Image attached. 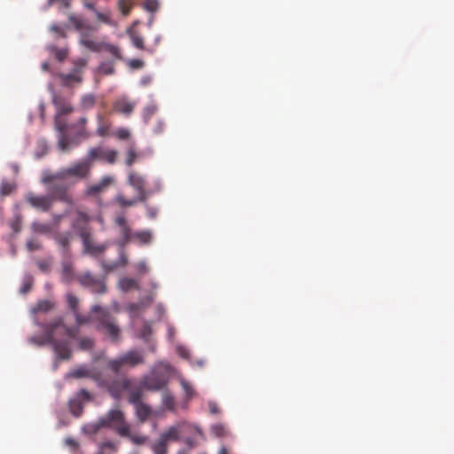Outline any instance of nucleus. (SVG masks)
<instances>
[{"label": "nucleus", "mask_w": 454, "mask_h": 454, "mask_svg": "<svg viewBox=\"0 0 454 454\" xmlns=\"http://www.w3.org/2000/svg\"><path fill=\"white\" fill-rule=\"evenodd\" d=\"M43 330L41 336H33L28 339L29 343L35 346L51 345L56 355V358L68 360L72 356V349L68 340H59V337L67 336L68 338L76 337V329H67L63 317H53L49 323L40 325Z\"/></svg>", "instance_id": "1"}, {"label": "nucleus", "mask_w": 454, "mask_h": 454, "mask_svg": "<svg viewBox=\"0 0 454 454\" xmlns=\"http://www.w3.org/2000/svg\"><path fill=\"white\" fill-rule=\"evenodd\" d=\"M91 168V165L85 158L67 168L59 169L56 173L43 172L41 182L43 184H49L52 181H66L69 178H74L76 181L85 179L90 176Z\"/></svg>", "instance_id": "2"}, {"label": "nucleus", "mask_w": 454, "mask_h": 454, "mask_svg": "<svg viewBox=\"0 0 454 454\" xmlns=\"http://www.w3.org/2000/svg\"><path fill=\"white\" fill-rule=\"evenodd\" d=\"M92 321L96 323V329L101 333L116 342L121 339V330L114 317L112 316L107 308L100 305H93L90 309Z\"/></svg>", "instance_id": "3"}, {"label": "nucleus", "mask_w": 454, "mask_h": 454, "mask_svg": "<svg viewBox=\"0 0 454 454\" xmlns=\"http://www.w3.org/2000/svg\"><path fill=\"white\" fill-rule=\"evenodd\" d=\"M92 321L96 323V329L101 333L116 342L121 339V330L114 317L112 316L107 308L100 305H93L90 309Z\"/></svg>", "instance_id": "4"}, {"label": "nucleus", "mask_w": 454, "mask_h": 454, "mask_svg": "<svg viewBox=\"0 0 454 454\" xmlns=\"http://www.w3.org/2000/svg\"><path fill=\"white\" fill-rule=\"evenodd\" d=\"M145 363V357L142 352L138 350H129L120 356L111 359L107 362V367L115 374L124 367H135Z\"/></svg>", "instance_id": "5"}, {"label": "nucleus", "mask_w": 454, "mask_h": 454, "mask_svg": "<svg viewBox=\"0 0 454 454\" xmlns=\"http://www.w3.org/2000/svg\"><path fill=\"white\" fill-rule=\"evenodd\" d=\"M80 43L91 51L100 52L105 51L114 58V60H121L123 59L121 49L118 45L105 42H98L93 39L90 35L82 33Z\"/></svg>", "instance_id": "6"}, {"label": "nucleus", "mask_w": 454, "mask_h": 454, "mask_svg": "<svg viewBox=\"0 0 454 454\" xmlns=\"http://www.w3.org/2000/svg\"><path fill=\"white\" fill-rule=\"evenodd\" d=\"M98 385L99 387H106L112 397L118 399L130 387L131 380L125 375H119V373L113 379H106L101 373V380L98 381Z\"/></svg>", "instance_id": "7"}, {"label": "nucleus", "mask_w": 454, "mask_h": 454, "mask_svg": "<svg viewBox=\"0 0 454 454\" xmlns=\"http://www.w3.org/2000/svg\"><path fill=\"white\" fill-rule=\"evenodd\" d=\"M98 427H110L118 434H128L129 425L125 422L124 415L120 410H111L106 416L98 420Z\"/></svg>", "instance_id": "8"}, {"label": "nucleus", "mask_w": 454, "mask_h": 454, "mask_svg": "<svg viewBox=\"0 0 454 454\" xmlns=\"http://www.w3.org/2000/svg\"><path fill=\"white\" fill-rule=\"evenodd\" d=\"M66 301H67L68 309L71 310V312L73 313L74 319H75V324L73 325L72 326H67V329H76V331H77L76 335H77L78 333H80V328L82 325H87V324L91 323L92 314L91 315H83L81 313L80 300L76 295H74L71 293L67 294Z\"/></svg>", "instance_id": "9"}, {"label": "nucleus", "mask_w": 454, "mask_h": 454, "mask_svg": "<svg viewBox=\"0 0 454 454\" xmlns=\"http://www.w3.org/2000/svg\"><path fill=\"white\" fill-rule=\"evenodd\" d=\"M77 282L84 288L98 294L106 292V278L97 277L90 271H85L76 277Z\"/></svg>", "instance_id": "10"}, {"label": "nucleus", "mask_w": 454, "mask_h": 454, "mask_svg": "<svg viewBox=\"0 0 454 454\" xmlns=\"http://www.w3.org/2000/svg\"><path fill=\"white\" fill-rule=\"evenodd\" d=\"M170 370L171 367L168 364H157L153 369V374L144 380V385L147 389H152L153 391H159V389H162L166 385L167 377L166 375H157L156 373L159 371H164V372L168 374Z\"/></svg>", "instance_id": "11"}, {"label": "nucleus", "mask_w": 454, "mask_h": 454, "mask_svg": "<svg viewBox=\"0 0 454 454\" xmlns=\"http://www.w3.org/2000/svg\"><path fill=\"white\" fill-rule=\"evenodd\" d=\"M48 195L51 198L52 203L54 201H60L67 205L73 204V197L68 191V186L64 181H52L49 183Z\"/></svg>", "instance_id": "12"}, {"label": "nucleus", "mask_w": 454, "mask_h": 454, "mask_svg": "<svg viewBox=\"0 0 454 454\" xmlns=\"http://www.w3.org/2000/svg\"><path fill=\"white\" fill-rule=\"evenodd\" d=\"M79 236L83 244V251L91 255L97 256L105 252L107 247L106 244L95 243L89 228L82 227L79 229Z\"/></svg>", "instance_id": "13"}, {"label": "nucleus", "mask_w": 454, "mask_h": 454, "mask_svg": "<svg viewBox=\"0 0 454 454\" xmlns=\"http://www.w3.org/2000/svg\"><path fill=\"white\" fill-rule=\"evenodd\" d=\"M118 156L116 150H106L101 146L90 149L86 157L87 160L92 166L95 160H104L109 164H114Z\"/></svg>", "instance_id": "14"}, {"label": "nucleus", "mask_w": 454, "mask_h": 454, "mask_svg": "<svg viewBox=\"0 0 454 454\" xmlns=\"http://www.w3.org/2000/svg\"><path fill=\"white\" fill-rule=\"evenodd\" d=\"M74 66L70 74H62L59 78L65 86H70L72 83H81L82 81V73L87 65V59L81 58L74 61Z\"/></svg>", "instance_id": "15"}, {"label": "nucleus", "mask_w": 454, "mask_h": 454, "mask_svg": "<svg viewBox=\"0 0 454 454\" xmlns=\"http://www.w3.org/2000/svg\"><path fill=\"white\" fill-rule=\"evenodd\" d=\"M128 184L137 192L140 201L145 202L147 200L151 192L145 188V179L143 176L130 171L128 176Z\"/></svg>", "instance_id": "16"}, {"label": "nucleus", "mask_w": 454, "mask_h": 454, "mask_svg": "<svg viewBox=\"0 0 454 454\" xmlns=\"http://www.w3.org/2000/svg\"><path fill=\"white\" fill-rule=\"evenodd\" d=\"M137 22H134V24L126 29V34L129 36L131 44L137 50L145 51L149 54L155 53V47L153 46H146L145 42V36L135 28V26Z\"/></svg>", "instance_id": "17"}, {"label": "nucleus", "mask_w": 454, "mask_h": 454, "mask_svg": "<svg viewBox=\"0 0 454 454\" xmlns=\"http://www.w3.org/2000/svg\"><path fill=\"white\" fill-rule=\"evenodd\" d=\"M90 401H92V395L85 388H82L69 402L70 412L75 417H80L82 414L84 403Z\"/></svg>", "instance_id": "18"}, {"label": "nucleus", "mask_w": 454, "mask_h": 454, "mask_svg": "<svg viewBox=\"0 0 454 454\" xmlns=\"http://www.w3.org/2000/svg\"><path fill=\"white\" fill-rule=\"evenodd\" d=\"M114 223L120 228L121 239L118 240L120 247H125L133 238L131 228L127 223L125 216L122 214H119L114 218Z\"/></svg>", "instance_id": "19"}, {"label": "nucleus", "mask_w": 454, "mask_h": 454, "mask_svg": "<svg viewBox=\"0 0 454 454\" xmlns=\"http://www.w3.org/2000/svg\"><path fill=\"white\" fill-rule=\"evenodd\" d=\"M27 201L32 207L42 212L49 211L53 204L49 195H34V193H27Z\"/></svg>", "instance_id": "20"}, {"label": "nucleus", "mask_w": 454, "mask_h": 454, "mask_svg": "<svg viewBox=\"0 0 454 454\" xmlns=\"http://www.w3.org/2000/svg\"><path fill=\"white\" fill-rule=\"evenodd\" d=\"M187 424L184 422H178L170 426L167 430H165L162 434H160V437L168 443L171 441H178L180 439L181 434L187 427Z\"/></svg>", "instance_id": "21"}, {"label": "nucleus", "mask_w": 454, "mask_h": 454, "mask_svg": "<svg viewBox=\"0 0 454 454\" xmlns=\"http://www.w3.org/2000/svg\"><path fill=\"white\" fill-rule=\"evenodd\" d=\"M114 179L112 176H103L98 183L90 184L87 187L85 193L87 196H97L103 192L112 183Z\"/></svg>", "instance_id": "22"}, {"label": "nucleus", "mask_w": 454, "mask_h": 454, "mask_svg": "<svg viewBox=\"0 0 454 454\" xmlns=\"http://www.w3.org/2000/svg\"><path fill=\"white\" fill-rule=\"evenodd\" d=\"M69 376L74 377V378H82V377L91 378L98 383V381L100 380V372L88 368L85 365H82V366L76 368L75 370L72 371L71 372H69Z\"/></svg>", "instance_id": "23"}, {"label": "nucleus", "mask_w": 454, "mask_h": 454, "mask_svg": "<svg viewBox=\"0 0 454 454\" xmlns=\"http://www.w3.org/2000/svg\"><path fill=\"white\" fill-rule=\"evenodd\" d=\"M135 102L129 101L126 98H121L117 99L114 103V110L117 113L122 114L124 115H129L135 108Z\"/></svg>", "instance_id": "24"}, {"label": "nucleus", "mask_w": 454, "mask_h": 454, "mask_svg": "<svg viewBox=\"0 0 454 454\" xmlns=\"http://www.w3.org/2000/svg\"><path fill=\"white\" fill-rule=\"evenodd\" d=\"M73 239V234L69 231L57 233L54 236V240L59 247L63 250L64 254L69 252V246Z\"/></svg>", "instance_id": "25"}, {"label": "nucleus", "mask_w": 454, "mask_h": 454, "mask_svg": "<svg viewBox=\"0 0 454 454\" xmlns=\"http://www.w3.org/2000/svg\"><path fill=\"white\" fill-rule=\"evenodd\" d=\"M52 103L57 110L56 114L64 115V114H67L73 111V107L70 105V103L67 102L61 97L54 96L52 98Z\"/></svg>", "instance_id": "26"}, {"label": "nucleus", "mask_w": 454, "mask_h": 454, "mask_svg": "<svg viewBox=\"0 0 454 454\" xmlns=\"http://www.w3.org/2000/svg\"><path fill=\"white\" fill-rule=\"evenodd\" d=\"M69 21L74 25L76 30L80 31V38L82 33L90 35L87 31L93 30V27L88 25L81 17L72 15L69 17Z\"/></svg>", "instance_id": "27"}, {"label": "nucleus", "mask_w": 454, "mask_h": 454, "mask_svg": "<svg viewBox=\"0 0 454 454\" xmlns=\"http://www.w3.org/2000/svg\"><path fill=\"white\" fill-rule=\"evenodd\" d=\"M153 301V296H148L145 299L140 301L139 302L129 303L127 307V309L129 313L136 315L139 313L141 310L145 309Z\"/></svg>", "instance_id": "28"}, {"label": "nucleus", "mask_w": 454, "mask_h": 454, "mask_svg": "<svg viewBox=\"0 0 454 454\" xmlns=\"http://www.w3.org/2000/svg\"><path fill=\"white\" fill-rule=\"evenodd\" d=\"M78 343V347L82 351L92 350L95 347V341L90 337H79V333L74 338H70Z\"/></svg>", "instance_id": "29"}, {"label": "nucleus", "mask_w": 454, "mask_h": 454, "mask_svg": "<svg viewBox=\"0 0 454 454\" xmlns=\"http://www.w3.org/2000/svg\"><path fill=\"white\" fill-rule=\"evenodd\" d=\"M114 201L121 208L130 207L136 206L137 203H143L140 201L139 197H134L131 200H128L124 195H117L114 198Z\"/></svg>", "instance_id": "30"}, {"label": "nucleus", "mask_w": 454, "mask_h": 454, "mask_svg": "<svg viewBox=\"0 0 454 454\" xmlns=\"http://www.w3.org/2000/svg\"><path fill=\"white\" fill-rule=\"evenodd\" d=\"M114 59L104 60L98 66L99 74L104 75H112L114 74Z\"/></svg>", "instance_id": "31"}, {"label": "nucleus", "mask_w": 454, "mask_h": 454, "mask_svg": "<svg viewBox=\"0 0 454 454\" xmlns=\"http://www.w3.org/2000/svg\"><path fill=\"white\" fill-rule=\"evenodd\" d=\"M54 308V302L50 300H40L32 309V313L47 312Z\"/></svg>", "instance_id": "32"}, {"label": "nucleus", "mask_w": 454, "mask_h": 454, "mask_svg": "<svg viewBox=\"0 0 454 454\" xmlns=\"http://www.w3.org/2000/svg\"><path fill=\"white\" fill-rule=\"evenodd\" d=\"M136 415L141 422H145L151 415V408L145 403L135 407Z\"/></svg>", "instance_id": "33"}, {"label": "nucleus", "mask_w": 454, "mask_h": 454, "mask_svg": "<svg viewBox=\"0 0 454 454\" xmlns=\"http://www.w3.org/2000/svg\"><path fill=\"white\" fill-rule=\"evenodd\" d=\"M110 123L106 121L102 115L98 116V129L96 132L99 137H104L108 136Z\"/></svg>", "instance_id": "34"}, {"label": "nucleus", "mask_w": 454, "mask_h": 454, "mask_svg": "<svg viewBox=\"0 0 454 454\" xmlns=\"http://www.w3.org/2000/svg\"><path fill=\"white\" fill-rule=\"evenodd\" d=\"M121 436L128 437L133 443L137 445L145 444L148 442V436L144 434H132L130 432V428L129 427L128 434H121Z\"/></svg>", "instance_id": "35"}, {"label": "nucleus", "mask_w": 454, "mask_h": 454, "mask_svg": "<svg viewBox=\"0 0 454 454\" xmlns=\"http://www.w3.org/2000/svg\"><path fill=\"white\" fill-rule=\"evenodd\" d=\"M117 6L121 15L126 17L133 8V0H118Z\"/></svg>", "instance_id": "36"}, {"label": "nucleus", "mask_w": 454, "mask_h": 454, "mask_svg": "<svg viewBox=\"0 0 454 454\" xmlns=\"http://www.w3.org/2000/svg\"><path fill=\"white\" fill-rule=\"evenodd\" d=\"M119 285L123 291H129L133 288L139 289L138 283L133 278H124L120 280Z\"/></svg>", "instance_id": "37"}, {"label": "nucleus", "mask_w": 454, "mask_h": 454, "mask_svg": "<svg viewBox=\"0 0 454 454\" xmlns=\"http://www.w3.org/2000/svg\"><path fill=\"white\" fill-rule=\"evenodd\" d=\"M133 238L137 239L141 244H149L153 239V234L145 230L133 233Z\"/></svg>", "instance_id": "38"}, {"label": "nucleus", "mask_w": 454, "mask_h": 454, "mask_svg": "<svg viewBox=\"0 0 454 454\" xmlns=\"http://www.w3.org/2000/svg\"><path fill=\"white\" fill-rule=\"evenodd\" d=\"M89 221H90V216L86 213L79 211V212H77V218H76V221H75L74 226L79 231V229L82 227L88 228L87 224H88Z\"/></svg>", "instance_id": "39"}, {"label": "nucleus", "mask_w": 454, "mask_h": 454, "mask_svg": "<svg viewBox=\"0 0 454 454\" xmlns=\"http://www.w3.org/2000/svg\"><path fill=\"white\" fill-rule=\"evenodd\" d=\"M168 443L160 436V439L152 444L154 454H166Z\"/></svg>", "instance_id": "40"}, {"label": "nucleus", "mask_w": 454, "mask_h": 454, "mask_svg": "<svg viewBox=\"0 0 454 454\" xmlns=\"http://www.w3.org/2000/svg\"><path fill=\"white\" fill-rule=\"evenodd\" d=\"M96 98L92 94H86L81 99V106L83 109H90L95 106Z\"/></svg>", "instance_id": "41"}, {"label": "nucleus", "mask_w": 454, "mask_h": 454, "mask_svg": "<svg viewBox=\"0 0 454 454\" xmlns=\"http://www.w3.org/2000/svg\"><path fill=\"white\" fill-rule=\"evenodd\" d=\"M152 334L153 329L151 323H144L139 337L145 342H149L151 340Z\"/></svg>", "instance_id": "42"}, {"label": "nucleus", "mask_w": 454, "mask_h": 454, "mask_svg": "<svg viewBox=\"0 0 454 454\" xmlns=\"http://www.w3.org/2000/svg\"><path fill=\"white\" fill-rule=\"evenodd\" d=\"M55 128L59 131V134H66L67 130V124L62 115L56 114L54 120Z\"/></svg>", "instance_id": "43"}, {"label": "nucleus", "mask_w": 454, "mask_h": 454, "mask_svg": "<svg viewBox=\"0 0 454 454\" xmlns=\"http://www.w3.org/2000/svg\"><path fill=\"white\" fill-rule=\"evenodd\" d=\"M71 141L66 133H60L59 137V147L62 152H67L70 149Z\"/></svg>", "instance_id": "44"}, {"label": "nucleus", "mask_w": 454, "mask_h": 454, "mask_svg": "<svg viewBox=\"0 0 454 454\" xmlns=\"http://www.w3.org/2000/svg\"><path fill=\"white\" fill-rule=\"evenodd\" d=\"M14 189V184L3 181L0 184V194L2 196H9V194H11Z\"/></svg>", "instance_id": "45"}, {"label": "nucleus", "mask_w": 454, "mask_h": 454, "mask_svg": "<svg viewBox=\"0 0 454 454\" xmlns=\"http://www.w3.org/2000/svg\"><path fill=\"white\" fill-rule=\"evenodd\" d=\"M129 402L131 404H133L135 407L143 403L141 391L140 390H133L129 396Z\"/></svg>", "instance_id": "46"}, {"label": "nucleus", "mask_w": 454, "mask_h": 454, "mask_svg": "<svg viewBox=\"0 0 454 454\" xmlns=\"http://www.w3.org/2000/svg\"><path fill=\"white\" fill-rule=\"evenodd\" d=\"M211 431L217 437H223L228 434L226 427L221 423L213 425L211 427Z\"/></svg>", "instance_id": "47"}, {"label": "nucleus", "mask_w": 454, "mask_h": 454, "mask_svg": "<svg viewBox=\"0 0 454 454\" xmlns=\"http://www.w3.org/2000/svg\"><path fill=\"white\" fill-rule=\"evenodd\" d=\"M157 110L158 108L154 105H150L145 107L143 118L145 123L149 122L151 117L156 114Z\"/></svg>", "instance_id": "48"}, {"label": "nucleus", "mask_w": 454, "mask_h": 454, "mask_svg": "<svg viewBox=\"0 0 454 454\" xmlns=\"http://www.w3.org/2000/svg\"><path fill=\"white\" fill-rule=\"evenodd\" d=\"M33 230L35 232L46 234L51 231V227L48 223L35 222L33 223Z\"/></svg>", "instance_id": "49"}, {"label": "nucleus", "mask_w": 454, "mask_h": 454, "mask_svg": "<svg viewBox=\"0 0 454 454\" xmlns=\"http://www.w3.org/2000/svg\"><path fill=\"white\" fill-rule=\"evenodd\" d=\"M50 50L54 53L56 59L59 61H62L67 58L68 51L66 48H57L56 46H51Z\"/></svg>", "instance_id": "50"}, {"label": "nucleus", "mask_w": 454, "mask_h": 454, "mask_svg": "<svg viewBox=\"0 0 454 454\" xmlns=\"http://www.w3.org/2000/svg\"><path fill=\"white\" fill-rule=\"evenodd\" d=\"M144 7L149 12H156L160 8V4L157 0H145Z\"/></svg>", "instance_id": "51"}, {"label": "nucleus", "mask_w": 454, "mask_h": 454, "mask_svg": "<svg viewBox=\"0 0 454 454\" xmlns=\"http://www.w3.org/2000/svg\"><path fill=\"white\" fill-rule=\"evenodd\" d=\"M127 65L132 69V70H139V68H144L145 67V61L140 59H130L127 61Z\"/></svg>", "instance_id": "52"}, {"label": "nucleus", "mask_w": 454, "mask_h": 454, "mask_svg": "<svg viewBox=\"0 0 454 454\" xmlns=\"http://www.w3.org/2000/svg\"><path fill=\"white\" fill-rule=\"evenodd\" d=\"M137 157V154L135 151V148L133 146H130L129 149H128V152H127V159H126V165L130 167L134 164V162L136 161V159Z\"/></svg>", "instance_id": "53"}, {"label": "nucleus", "mask_w": 454, "mask_h": 454, "mask_svg": "<svg viewBox=\"0 0 454 454\" xmlns=\"http://www.w3.org/2000/svg\"><path fill=\"white\" fill-rule=\"evenodd\" d=\"M96 19H98V21L106 24V25H112V20L109 12H96Z\"/></svg>", "instance_id": "54"}, {"label": "nucleus", "mask_w": 454, "mask_h": 454, "mask_svg": "<svg viewBox=\"0 0 454 454\" xmlns=\"http://www.w3.org/2000/svg\"><path fill=\"white\" fill-rule=\"evenodd\" d=\"M180 384L182 388L184 390V393L186 394L187 397H192L194 393L192 384L184 379L180 380Z\"/></svg>", "instance_id": "55"}, {"label": "nucleus", "mask_w": 454, "mask_h": 454, "mask_svg": "<svg viewBox=\"0 0 454 454\" xmlns=\"http://www.w3.org/2000/svg\"><path fill=\"white\" fill-rule=\"evenodd\" d=\"M101 267H103V270L105 272L104 276L106 277V274L117 269L119 267V264L117 262H104L103 261L101 262Z\"/></svg>", "instance_id": "56"}, {"label": "nucleus", "mask_w": 454, "mask_h": 454, "mask_svg": "<svg viewBox=\"0 0 454 454\" xmlns=\"http://www.w3.org/2000/svg\"><path fill=\"white\" fill-rule=\"evenodd\" d=\"M115 136L120 140H126L129 137L130 133L129 129H125V128H120L116 132Z\"/></svg>", "instance_id": "57"}, {"label": "nucleus", "mask_w": 454, "mask_h": 454, "mask_svg": "<svg viewBox=\"0 0 454 454\" xmlns=\"http://www.w3.org/2000/svg\"><path fill=\"white\" fill-rule=\"evenodd\" d=\"M11 228L14 232H19L21 230V219L20 217H16L12 223H11Z\"/></svg>", "instance_id": "58"}, {"label": "nucleus", "mask_w": 454, "mask_h": 454, "mask_svg": "<svg viewBox=\"0 0 454 454\" xmlns=\"http://www.w3.org/2000/svg\"><path fill=\"white\" fill-rule=\"evenodd\" d=\"M106 448L111 449L114 451H116L118 449V443H116L114 442H111V441L103 442L101 444V449H106Z\"/></svg>", "instance_id": "59"}, {"label": "nucleus", "mask_w": 454, "mask_h": 454, "mask_svg": "<svg viewBox=\"0 0 454 454\" xmlns=\"http://www.w3.org/2000/svg\"><path fill=\"white\" fill-rule=\"evenodd\" d=\"M116 262L119 264V267H123V266L127 265L128 259H127V255H126V254L124 253L123 250H121L120 252L119 260H117Z\"/></svg>", "instance_id": "60"}, {"label": "nucleus", "mask_w": 454, "mask_h": 454, "mask_svg": "<svg viewBox=\"0 0 454 454\" xmlns=\"http://www.w3.org/2000/svg\"><path fill=\"white\" fill-rule=\"evenodd\" d=\"M166 125L161 120L157 121L155 126L153 127V132L155 134H161L164 132V127Z\"/></svg>", "instance_id": "61"}, {"label": "nucleus", "mask_w": 454, "mask_h": 454, "mask_svg": "<svg viewBox=\"0 0 454 454\" xmlns=\"http://www.w3.org/2000/svg\"><path fill=\"white\" fill-rule=\"evenodd\" d=\"M32 285L33 283L31 279L25 280L21 286L20 292L22 294H27L31 290Z\"/></svg>", "instance_id": "62"}, {"label": "nucleus", "mask_w": 454, "mask_h": 454, "mask_svg": "<svg viewBox=\"0 0 454 454\" xmlns=\"http://www.w3.org/2000/svg\"><path fill=\"white\" fill-rule=\"evenodd\" d=\"M146 211H147L148 217H150L151 219L156 218L158 215V212H159L157 208L152 207L150 206L146 207Z\"/></svg>", "instance_id": "63"}, {"label": "nucleus", "mask_w": 454, "mask_h": 454, "mask_svg": "<svg viewBox=\"0 0 454 454\" xmlns=\"http://www.w3.org/2000/svg\"><path fill=\"white\" fill-rule=\"evenodd\" d=\"M27 245L29 250H36L40 247V245L34 239L27 241Z\"/></svg>", "instance_id": "64"}]
</instances>
